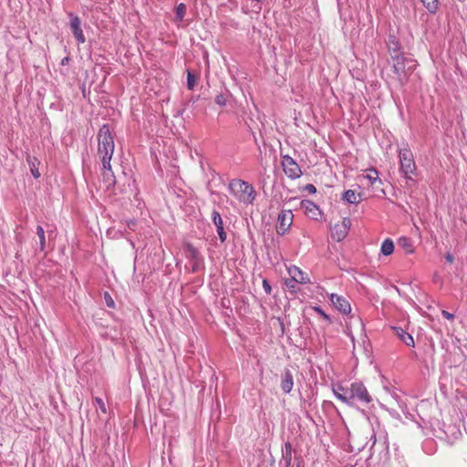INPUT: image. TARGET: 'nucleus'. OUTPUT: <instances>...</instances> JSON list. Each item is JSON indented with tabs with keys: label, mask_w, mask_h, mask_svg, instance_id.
I'll list each match as a JSON object with an SVG mask.
<instances>
[{
	"label": "nucleus",
	"mask_w": 467,
	"mask_h": 467,
	"mask_svg": "<svg viewBox=\"0 0 467 467\" xmlns=\"http://www.w3.org/2000/svg\"><path fill=\"white\" fill-rule=\"evenodd\" d=\"M229 191L240 204L247 206L255 199L256 192L252 184L241 179H233L229 182Z\"/></svg>",
	"instance_id": "f257e3e1"
},
{
	"label": "nucleus",
	"mask_w": 467,
	"mask_h": 467,
	"mask_svg": "<svg viewBox=\"0 0 467 467\" xmlns=\"http://www.w3.org/2000/svg\"><path fill=\"white\" fill-rule=\"evenodd\" d=\"M115 150L114 139L109 125H103L98 132V154L102 163L110 161Z\"/></svg>",
	"instance_id": "f03ea898"
},
{
	"label": "nucleus",
	"mask_w": 467,
	"mask_h": 467,
	"mask_svg": "<svg viewBox=\"0 0 467 467\" xmlns=\"http://www.w3.org/2000/svg\"><path fill=\"white\" fill-rule=\"evenodd\" d=\"M372 397L365 385L360 381L350 384V393L348 397L347 405L354 406L356 403L367 406L372 402Z\"/></svg>",
	"instance_id": "7ed1b4c3"
},
{
	"label": "nucleus",
	"mask_w": 467,
	"mask_h": 467,
	"mask_svg": "<svg viewBox=\"0 0 467 467\" xmlns=\"http://www.w3.org/2000/svg\"><path fill=\"white\" fill-rule=\"evenodd\" d=\"M400 171L408 180L412 179L416 174L417 166L412 151L408 148L400 149L399 151Z\"/></svg>",
	"instance_id": "20e7f679"
},
{
	"label": "nucleus",
	"mask_w": 467,
	"mask_h": 467,
	"mask_svg": "<svg viewBox=\"0 0 467 467\" xmlns=\"http://www.w3.org/2000/svg\"><path fill=\"white\" fill-rule=\"evenodd\" d=\"M393 58V70L401 78L410 74L416 67L415 61L403 56L396 55Z\"/></svg>",
	"instance_id": "39448f33"
},
{
	"label": "nucleus",
	"mask_w": 467,
	"mask_h": 467,
	"mask_svg": "<svg viewBox=\"0 0 467 467\" xmlns=\"http://www.w3.org/2000/svg\"><path fill=\"white\" fill-rule=\"evenodd\" d=\"M282 167L285 174L290 179H297L302 175V171L296 161L288 155L282 157Z\"/></svg>",
	"instance_id": "423d86ee"
},
{
	"label": "nucleus",
	"mask_w": 467,
	"mask_h": 467,
	"mask_svg": "<svg viewBox=\"0 0 467 467\" xmlns=\"http://www.w3.org/2000/svg\"><path fill=\"white\" fill-rule=\"evenodd\" d=\"M332 306L341 314L348 316L351 313V306L349 301L343 296L332 293L329 296Z\"/></svg>",
	"instance_id": "0eeeda50"
},
{
	"label": "nucleus",
	"mask_w": 467,
	"mask_h": 467,
	"mask_svg": "<svg viewBox=\"0 0 467 467\" xmlns=\"http://www.w3.org/2000/svg\"><path fill=\"white\" fill-rule=\"evenodd\" d=\"M294 214L291 210H284L278 215L277 232L285 234L293 223Z\"/></svg>",
	"instance_id": "6e6552de"
},
{
	"label": "nucleus",
	"mask_w": 467,
	"mask_h": 467,
	"mask_svg": "<svg viewBox=\"0 0 467 467\" xmlns=\"http://www.w3.org/2000/svg\"><path fill=\"white\" fill-rule=\"evenodd\" d=\"M287 272L290 275V279L295 281L297 284L306 285L310 283V279L305 273L296 265H290L287 267Z\"/></svg>",
	"instance_id": "1a4fd4ad"
},
{
	"label": "nucleus",
	"mask_w": 467,
	"mask_h": 467,
	"mask_svg": "<svg viewBox=\"0 0 467 467\" xmlns=\"http://www.w3.org/2000/svg\"><path fill=\"white\" fill-rule=\"evenodd\" d=\"M293 447L290 441H286L282 448L281 459L278 462L279 467H293L292 465Z\"/></svg>",
	"instance_id": "9d476101"
},
{
	"label": "nucleus",
	"mask_w": 467,
	"mask_h": 467,
	"mask_svg": "<svg viewBox=\"0 0 467 467\" xmlns=\"http://www.w3.org/2000/svg\"><path fill=\"white\" fill-rule=\"evenodd\" d=\"M362 176L368 181L372 187L379 188L382 185V181L379 176V171L375 168L364 170Z\"/></svg>",
	"instance_id": "9b49d317"
},
{
	"label": "nucleus",
	"mask_w": 467,
	"mask_h": 467,
	"mask_svg": "<svg viewBox=\"0 0 467 467\" xmlns=\"http://www.w3.org/2000/svg\"><path fill=\"white\" fill-rule=\"evenodd\" d=\"M70 28L78 43H85L86 38L81 29V21L78 16H74L70 21Z\"/></svg>",
	"instance_id": "f8f14e48"
},
{
	"label": "nucleus",
	"mask_w": 467,
	"mask_h": 467,
	"mask_svg": "<svg viewBox=\"0 0 467 467\" xmlns=\"http://www.w3.org/2000/svg\"><path fill=\"white\" fill-rule=\"evenodd\" d=\"M301 208L304 210V213L312 219H317L320 215L318 206L309 200H303L301 202Z\"/></svg>",
	"instance_id": "ddd939ff"
},
{
	"label": "nucleus",
	"mask_w": 467,
	"mask_h": 467,
	"mask_svg": "<svg viewBox=\"0 0 467 467\" xmlns=\"http://www.w3.org/2000/svg\"><path fill=\"white\" fill-rule=\"evenodd\" d=\"M102 166H103V168H102L103 182L105 184V187L107 189H109L112 186H114V184H115V176L111 170L110 161H109L108 164L102 163Z\"/></svg>",
	"instance_id": "4468645a"
},
{
	"label": "nucleus",
	"mask_w": 467,
	"mask_h": 467,
	"mask_svg": "<svg viewBox=\"0 0 467 467\" xmlns=\"http://www.w3.org/2000/svg\"><path fill=\"white\" fill-rule=\"evenodd\" d=\"M332 390L337 400L347 404L348 397L350 393V386L344 387L341 383H337L333 385Z\"/></svg>",
	"instance_id": "2eb2a0df"
},
{
	"label": "nucleus",
	"mask_w": 467,
	"mask_h": 467,
	"mask_svg": "<svg viewBox=\"0 0 467 467\" xmlns=\"http://www.w3.org/2000/svg\"><path fill=\"white\" fill-rule=\"evenodd\" d=\"M391 329L395 333V335L399 337L400 341H402L408 347H414V339L413 337L405 331L402 327H391Z\"/></svg>",
	"instance_id": "dca6fc26"
},
{
	"label": "nucleus",
	"mask_w": 467,
	"mask_h": 467,
	"mask_svg": "<svg viewBox=\"0 0 467 467\" xmlns=\"http://www.w3.org/2000/svg\"><path fill=\"white\" fill-rule=\"evenodd\" d=\"M284 393L288 394L291 392L294 387V379L292 372L289 369H285L282 375V380L280 385Z\"/></svg>",
	"instance_id": "f3484780"
},
{
	"label": "nucleus",
	"mask_w": 467,
	"mask_h": 467,
	"mask_svg": "<svg viewBox=\"0 0 467 467\" xmlns=\"http://www.w3.org/2000/svg\"><path fill=\"white\" fill-rule=\"evenodd\" d=\"M398 246L403 249L406 254L414 252V243L409 235H400L398 240Z\"/></svg>",
	"instance_id": "a211bd4d"
},
{
	"label": "nucleus",
	"mask_w": 467,
	"mask_h": 467,
	"mask_svg": "<svg viewBox=\"0 0 467 467\" xmlns=\"http://www.w3.org/2000/svg\"><path fill=\"white\" fill-rule=\"evenodd\" d=\"M27 162L30 168L31 174L35 179H38L41 176L39 171L40 161L36 157H27Z\"/></svg>",
	"instance_id": "6ab92c4d"
},
{
	"label": "nucleus",
	"mask_w": 467,
	"mask_h": 467,
	"mask_svg": "<svg viewBox=\"0 0 467 467\" xmlns=\"http://www.w3.org/2000/svg\"><path fill=\"white\" fill-rule=\"evenodd\" d=\"M394 251V243L391 239L387 238L383 241L380 247V253L385 255H390Z\"/></svg>",
	"instance_id": "aec40b11"
},
{
	"label": "nucleus",
	"mask_w": 467,
	"mask_h": 467,
	"mask_svg": "<svg viewBox=\"0 0 467 467\" xmlns=\"http://www.w3.org/2000/svg\"><path fill=\"white\" fill-rule=\"evenodd\" d=\"M343 199L348 203H358L360 202L361 195L353 190H348L345 192Z\"/></svg>",
	"instance_id": "412c9836"
},
{
	"label": "nucleus",
	"mask_w": 467,
	"mask_h": 467,
	"mask_svg": "<svg viewBox=\"0 0 467 467\" xmlns=\"http://www.w3.org/2000/svg\"><path fill=\"white\" fill-rule=\"evenodd\" d=\"M213 223L216 226V231H217V234H225L224 231H223V219L220 215V213L218 212H213Z\"/></svg>",
	"instance_id": "4be33fe9"
},
{
	"label": "nucleus",
	"mask_w": 467,
	"mask_h": 467,
	"mask_svg": "<svg viewBox=\"0 0 467 467\" xmlns=\"http://www.w3.org/2000/svg\"><path fill=\"white\" fill-rule=\"evenodd\" d=\"M351 220L349 218H343L341 224H336L337 231L339 233H347L351 230Z\"/></svg>",
	"instance_id": "5701e85b"
},
{
	"label": "nucleus",
	"mask_w": 467,
	"mask_h": 467,
	"mask_svg": "<svg viewBox=\"0 0 467 467\" xmlns=\"http://www.w3.org/2000/svg\"><path fill=\"white\" fill-rule=\"evenodd\" d=\"M423 5L431 12L435 13L439 7L438 0H420Z\"/></svg>",
	"instance_id": "b1692460"
},
{
	"label": "nucleus",
	"mask_w": 467,
	"mask_h": 467,
	"mask_svg": "<svg viewBox=\"0 0 467 467\" xmlns=\"http://www.w3.org/2000/svg\"><path fill=\"white\" fill-rule=\"evenodd\" d=\"M311 308L317 314H318L323 319H325L328 324L333 323L331 317L328 314H327L319 306H311Z\"/></svg>",
	"instance_id": "393cba45"
},
{
	"label": "nucleus",
	"mask_w": 467,
	"mask_h": 467,
	"mask_svg": "<svg viewBox=\"0 0 467 467\" xmlns=\"http://www.w3.org/2000/svg\"><path fill=\"white\" fill-rule=\"evenodd\" d=\"M197 78L191 72L187 74V86L190 90H192L196 85Z\"/></svg>",
	"instance_id": "a878e982"
},
{
	"label": "nucleus",
	"mask_w": 467,
	"mask_h": 467,
	"mask_svg": "<svg viewBox=\"0 0 467 467\" xmlns=\"http://www.w3.org/2000/svg\"><path fill=\"white\" fill-rule=\"evenodd\" d=\"M185 14H186V5L182 3L176 7V16L179 20H182Z\"/></svg>",
	"instance_id": "bb28decb"
},
{
	"label": "nucleus",
	"mask_w": 467,
	"mask_h": 467,
	"mask_svg": "<svg viewBox=\"0 0 467 467\" xmlns=\"http://www.w3.org/2000/svg\"><path fill=\"white\" fill-rule=\"evenodd\" d=\"M214 101L217 105L219 106H225L226 103H227V99L225 98L224 95L223 94H218L215 99H214Z\"/></svg>",
	"instance_id": "cd10ccee"
},
{
	"label": "nucleus",
	"mask_w": 467,
	"mask_h": 467,
	"mask_svg": "<svg viewBox=\"0 0 467 467\" xmlns=\"http://www.w3.org/2000/svg\"><path fill=\"white\" fill-rule=\"evenodd\" d=\"M262 285H263V288H264V291L265 292V294L271 295L272 286H271L270 282L267 279H265V278L263 279Z\"/></svg>",
	"instance_id": "c85d7f7f"
},
{
	"label": "nucleus",
	"mask_w": 467,
	"mask_h": 467,
	"mask_svg": "<svg viewBox=\"0 0 467 467\" xmlns=\"http://www.w3.org/2000/svg\"><path fill=\"white\" fill-rule=\"evenodd\" d=\"M94 401L96 402V404H98L102 413L107 412L106 405L101 398L96 397L94 398Z\"/></svg>",
	"instance_id": "c756f323"
},
{
	"label": "nucleus",
	"mask_w": 467,
	"mask_h": 467,
	"mask_svg": "<svg viewBox=\"0 0 467 467\" xmlns=\"http://www.w3.org/2000/svg\"><path fill=\"white\" fill-rule=\"evenodd\" d=\"M104 298H105L106 304L109 307H110V308L115 307L114 300L112 299V297L109 296V294L108 292L105 293Z\"/></svg>",
	"instance_id": "7c9ffc66"
},
{
	"label": "nucleus",
	"mask_w": 467,
	"mask_h": 467,
	"mask_svg": "<svg viewBox=\"0 0 467 467\" xmlns=\"http://www.w3.org/2000/svg\"><path fill=\"white\" fill-rule=\"evenodd\" d=\"M306 191H307L309 193H316L317 192V188L314 184H306V187H305Z\"/></svg>",
	"instance_id": "2f4dec72"
},
{
	"label": "nucleus",
	"mask_w": 467,
	"mask_h": 467,
	"mask_svg": "<svg viewBox=\"0 0 467 467\" xmlns=\"http://www.w3.org/2000/svg\"><path fill=\"white\" fill-rule=\"evenodd\" d=\"M441 315L444 318H446L448 320H452L454 318V315L446 310H442Z\"/></svg>",
	"instance_id": "473e14b6"
},
{
	"label": "nucleus",
	"mask_w": 467,
	"mask_h": 467,
	"mask_svg": "<svg viewBox=\"0 0 467 467\" xmlns=\"http://www.w3.org/2000/svg\"><path fill=\"white\" fill-rule=\"evenodd\" d=\"M297 283H296L295 281H293L292 279H286L285 280V285L290 288V289H295L296 288V285Z\"/></svg>",
	"instance_id": "72a5a7b5"
},
{
	"label": "nucleus",
	"mask_w": 467,
	"mask_h": 467,
	"mask_svg": "<svg viewBox=\"0 0 467 467\" xmlns=\"http://www.w3.org/2000/svg\"><path fill=\"white\" fill-rule=\"evenodd\" d=\"M38 236H39L40 249L43 251L45 249L46 235H38Z\"/></svg>",
	"instance_id": "f704fd0d"
},
{
	"label": "nucleus",
	"mask_w": 467,
	"mask_h": 467,
	"mask_svg": "<svg viewBox=\"0 0 467 467\" xmlns=\"http://www.w3.org/2000/svg\"><path fill=\"white\" fill-rule=\"evenodd\" d=\"M445 259H446V261H447L449 264H451V263H453L454 257H453V255H452L450 252H447V253L445 254Z\"/></svg>",
	"instance_id": "c9c22d12"
},
{
	"label": "nucleus",
	"mask_w": 467,
	"mask_h": 467,
	"mask_svg": "<svg viewBox=\"0 0 467 467\" xmlns=\"http://www.w3.org/2000/svg\"><path fill=\"white\" fill-rule=\"evenodd\" d=\"M346 235H339V234H337V235H331L333 241L335 242H341L343 240V237H345Z\"/></svg>",
	"instance_id": "e433bc0d"
},
{
	"label": "nucleus",
	"mask_w": 467,
	"mask_h": 467,
	"mask_svg": "<svg viewBox=\"0 0 467 467\" xmlns=\"http://www.w3.org/2000/svg\"><path fill=\"white\" fill-rule=\"evenodd\" d=\"M135 224H136L135 223H131V225H129L130 231H133V232L136 231V228L134 227Z\"/></svg>",
	"instance_id": "4c0bfd02"
},
{
	"label": "nucleus",
	"mask_w": 467,
	"mask_h": 467,
	"mask_svg": "<svg viewBox=\"0 0 467 467\" xmlns=\"http://www.w3.org/2000/svg\"><path fill=\"white\" fill-rule=\"evenodd\" d=\"M36 234H44V230H43V228H42L41 226H38V227H37V232H36Z\"/></svg>",
	"instance_id": "58836bf2"
},
{
	"label": "nucleus",
	"mask_w": 467,
	"mask_h": 467,
	"mask_svg": "<svg viewBox=\"0 0 467 467\" xmlns=\"http://www.w3.org/2000/svg\"><path fill=\"white\" fill-rule=\"evenodd\" d=\"M220 240L222 243H223L226 240L227 235H219Z\"/></svg>",
	"instance_id": "ea45409f"
},
{
	"label": "nucleus",
	"mask_w": 467,
	"mask_h": 467,
	"mask_svg": "<svg viewBox=\"0 0 467 467\" xmlns=\"http://www.w3.org/2000/svg\"><path fill=\"white\" fill-rule=\"evenodd\" d=\"M67 57H65V58L62 60V64L67 63Z\"/></svg>",
	"instance_id": "a19ab883"
},
{
	"label": "nucleus",
	"mask_w": 467,
	"mask_h": 467,
	"mask_svg": "<svg viewBox=\"0 0 467 467\" xmlns=\"http://www.w3.org/2000/svg\"><path fill=\"white\" fill-rule=\"evenodd\" d=\"M67 57H65V58L62 60V64L67 63Z\"/></svg>",
	"instance_id": "79ce46f5"
},
{
	"label": "nucleus",
	"mask_w": 467,
	"mask_h": 467,
	"mask_svg": "<svg viewBox=\"0 0 467 467\" xmlns=\"http://www.w3.org/2000/svg\"><path fill=\"white\" fill-rule=\"evenodd\" d=\"M296 467H301L299 462L297 463Z\"/></svg>",
	"instance_id": "37998d69"
}]
</instances>
